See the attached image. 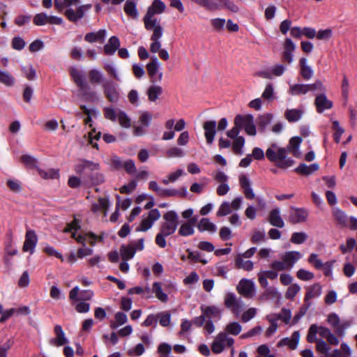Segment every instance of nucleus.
Returning a JSON list of instances; mask_svg holds the SVG:
<instances>
[{"mask_svg": "<svg viewBox=\"0 0 357 357\" xmlns=\"http://www.w3.org/2000/svg\"><path fill=\"white\" fill-rule=\"evenodd\" d=\"M164 222L161 224L160 231L156 234L155 242L160 248L167 246L165 238L174 234L178 225V216L174 211L165 213L163 216Z\"/></svg>", "mask_w": 357, "mask_h": 357, "instance_id": "obj_1", "label": "nucleus"}, {"mask_svg": "<svg viewBox=\"0 0 357 357\" xmlns=\"http://www.w3.org/2000/svg\"><path fill=\"white\" fill-rule=\"evenodd\" d=\"M54 2L55 8L59 11L67 8L64 15L72 22H76L83 18L92 7L91 4L89 3L79 6L75 10L71 8L79 5L80 0H54Z\"/></svg>", "mask_w": 357, "mask_h": 357, "instance_id": "obj_2", "label": "nucleus"}, {"mask_svg": "<svg viewBox=\"0 0 357 357\" xmlns=\"http://www.w3.org/2000/svg\"><path fill=\"white\" fill-rule=\"evenodd\" d=\"M63 231L70 233L72 238L83 246H85L86 243L91 246H94L98 241H100L102 240L101 236H97L92 232H82L79 222L76 219L68 224Z\"/></svg>", "mask_w": 357, "mask_h": 357, "instance_id": "obj_3", "label": "nucleus"}, {"mask_svg": "<svg viewBox=\"0 0 357 357\" xmlns=\"http://www.w3.org/2000/svg\"><path fill=\"white\" fill-rule=\"evenodd\" d=\"M267 159L275 163L280 168H287L294 164V160L287 157V149L280 147L277 143H272L266 151Z\"/></svg>", "mask_w": 357, "mask_h": 357, "instance_id": "obj_4", "label": "nucleus"}, {"mask_svg": "<svg viewBox=\"0 0 357 357\" xmlns=\"http://www.w3.org/2000/svg\"><path fill=\"white\" fill-rule=\"evenodd\" d=\"M234 123L239 128L240 130H243L248 135H257L254 116L252 114H238L234 118Z\"/></svg>", "mask_w": 357, "mask_h": 357, "instance_id": "obj_5", "label": "nucleus"}, {"mask_svg": "<svg viewBox=\"0 0 357 357\" xmlns=\"http://www.w3.org/2000/svg\"><path fill=\"white\" fill-rule=\"evenodd\" d=\"M105 117L112 121H118L119 125L124 128H129L131 126V119L123 111L115 109L111 107H106L103 109Z\"/></svg>", "mask_w": 357, "mask_h": 357, "instance_id": "obj_6", "label": "nucleus"}, {"mask_svg": "<svg viewBox=\"0 0 357 357\" xmlns=\"http://www.w3.org/2000/svg\"><path fill=\"white\" fill-rule=\"evenodd\" d=\"M234 344V340L225 332L219 333L214 338L211 344V350L215 354L222 353L226 348H231Z\"/></svg>", "mask_w": 357, "mask_h": 357, "instance_id": "obj_7", "label": "nucleus"}, {"mask_svg": "<svg viewBox=\"0 0 357 357\" xmlns=\"http://www.w3.org/2000/svg\"><path fill=\"white\" fill-rule=\"evenodd\" d=\"M160 212L158 209L150 210L147 214H144L142 216L139 225L135 228L136 231H147L153 227L155 222L160 219Z\"/></svg>", "mask_w": 357, "mask_h": 357, "instance_id": "obj_8", "label": "nucleus"}, {"mask_svg": "<svg viewBox=\"0 0 357 357\" xmlns=\"http://www.w3.org/2000/svg\"><path fill=\"white\" fill-rule=\"evenodd\" d=\"M100 165L98 162H95L86 159H79L75 166V172L80 175H84L89 177L93 172L99 171Z\"/></svg>", "mask_w": 357, "mask_h": 357, "instance_id": "obj_9", "label": "nucleus"}, {"mask_svg": "<svg viewBox=\"0 0 357 357\" xmlns=\"http://www.w3.org/2000/svg\"><path fill=\"white\" fill-rule=\"evenodd\" d=\"M327 320L329 324L335 329L336 334L339 336H343L344 335V331L351 325V320H340L338 315L335 313L329 314Z\"/></svg>", "mask_w": 357, "mask_h": 357, "instance_id": "obj_10", "label": "nucleus"}, {"mask_svg": "<svg viewBox=\"0 0 357 357\" xmlns=\"http://www.w3.org/2000/svg\"><path fill=\"white\" fill-rule=\"evenodd\" d=\"M213 177L218 183L216 188L217 194L219 196L226 195L230 190L228 184L229 176L222 171L217 170L213 174Z\"/></svg>", "mask_w": 357, "mask_h": 357, "instance_id": "obj_11", "label": "nucleus"}, {"mask_svg": "<svg viewBox=\"0 0 357 357\" xmlns=\"http://www.w3.org/2000/svg\"><path fill=\"white\" fill-rule=\"evenodd\" d=\"M144 27L148 31H153L151 36L155 38H162L163 34V29L161 26L159 20L152 15H145L143 18Z\"/></svg>", "mask_w": 357, "mask_h": 357, "instance_id": "obj_12", "label": "nucleus"}, {"mask_svg": "<svg viewBox=\"0 0 357 357\" xmlns=\"http://www.w3.org/2000/svg\"><path fill=\"white\" fill-rule=\"evenodd\" d=\"M238 292L245 298H252L255 294V283L248 279H241L237 285Z\"/></svg>", "mask_w": 357, "mask_h": 357, "instance_id": "obj_13", "label": "nucleus"}, {"mask_svg": "<svg viewBox=\"0 0 357 357\" xmlns=\"http://www.w3.org/2000/svg\"><path fill=\"white\" fill-rule=\"evenodd\" d=\"M151 59L146 66L148 74L153 81H160L162 77V73L159 70L160 63L155 56H151Z\"/></svg>", "mask_w": 357, "mask_h": 357, "instance_id": "obj_14", "label": "nucleus"}, {"mask_svg": "<svg viewBox=\"0 0 357 357\" xmlns=\"http://www.w3.org/2000/svg\"><path fill=\"white\" fill-rule=\"evenodd\" d=\"M38 243V237L32 229H28L25 234V240L22 246L24 252H29L32 255L35 252Z\"/></svg>", "mask_w": 357, "mask_h": 357, "instance_id": "obj_15", "label": "nucleus"}, {"mask_svg": "<svg viewBox=\"0 0 357 357\" xmlns=\"http://www.w3.org/2000/svg\"><path fill=\"white\" fill-rule=\"evenodd\" d=\"M104 93L109 101L116 102L119 98L117 84L112 81H107L102 84Z\"/></svg>", "mask_w": 357, "mask_h": 357, "instance_id": "obj_16", "label": "nucleus"}, {"mask_svg": "<svg viewBox=\"0 0 357 357\" xmlns=\"http://www.w3.org/2000/svg\"><path fill=\"white\" fill-rule=\"evenodd\" d=\"M79 292V288L78 286L73 287L69 292V298L73 303L78 301H90L93 296V291L91 289H85L81 291L80 297L78 298V294Z\"/></svg>", "mask_w": 357, "mask_h": 357, "instance_id": "obj_17", "label": "nucleus"}, {"mask_svg": "<svg viewBox=\"0 0 357 357\" xmlns=\"http://www.w3.org/2000/svg\"><path fill=\"white\" fill-rule=\"evenodd\" d=\"M308 215L307 210L303 208L293 207L289 216V221L293 224L304 222L307 220Z\"/></svg>", "mask_w": 357, "mask_h": 357, "instance_id": "obj_18", "label": "nucleus"}, {"mask_svg": "<svg viewBox=\"0 0 357 357\" xmlns=\"http://www.w3.org/2000/svg\"><path fill=\"white\" fill-rule=\"evenodd\" d=\"M296 45L293 40L287 38L283 43L282 57L284 61L291 63L294 61V52L296 50Z\"/></svg>", "mask_w": 357, "mask_h": 357, "instance_id": "obj_19", "label": "nucleus"}, {"mask_svg": "<svg viewBox=\"0 0 357 357\" xmlns=\"http://www.w3.org/2000/svg\"><path fill=\"white\" fill-rule=\"evenodd\" d=\"M201 311L207 319L220 320L222 317L223 309L216 305H202Z\"/></svg>", "mask_w": 357, "mask_h": 357, "instance_id": "obj_20", "label": "nucleus"}, {"mask_svg": "<svg viewBox=\"0 0 357 357\" xmlns=\"http://www.w3.org/2000/svg\"><path fill=\"white\" fill-rule=\"evenodd\" d=\"M300 340V333L298 331L293 333L290 337H284L277 343L278 348L287 347L289 349L294 350L297 348Z\"/></svg>", "mask_w": 357, "mask_h": 357, "instance_id": "obj_21", "label": "nucleus"}, {"mask_svg": "<svg viewBox=\"0 0 357 357\" xmlns=\"http://www.w3.org/2000/svg\"><path fill=\"white\" fill-rule=\"evenodd\" d=\"M314 105L318 113H322L326 109H331L333 106V102L327 98L325 93H321L316 96Z\"/></svg>", "mask_w": 357, "mask_h": 357, "instance_id": "obj_22", "label": "nucleus"}, {"mask_svg": "<svg viewBox=\"0 0 357 357\" xmlns=\"http://www.w3.org/2000/svg\"><path fill=\"white\" fill-rule=\"evenodd\" d=\"M239 184L246 199H253L255 197V194L251 186V181L246 175H240Z\"/></svg>", "mask_w": 357, "mask_h": 357, "instance_id": "obj_23", "label": "nucleus"}, {"mask_svg": "<svg viewBox=\"0 0 357 357\" xmlns=\"http://www.w3.org/2000/svg\"><path fill=\"white\" fill-rule=\"evenodd\" d=\"M302 257V253L298 251H288L281 256V259L284 261L289 269L291 270Z\"/></svg>", "mask_w": 357, "mask_h": 357, "instance_id": "obj_24", "label": "nucleus"}, {"mask_svg": "<svg viewBox=\"0 0 357 357\" xmlns=\"http://www.w3.org/2000/svg\"><path fill=\"white\" fill-rule=\"evenodd\" d=\"M258 281L260 285L266 288L268 286V279L275 280L278 278V273L272 268V270L268 271H261L257 273Z\"/></svg>", "mask_w": 357, "mask_h": 357, "instance_id": "obj_25", "label": "nucleus"}, {"mask_svg": "<svg viewBox=\"0 0 357 357\" xmlns=\"http://www.w3.org/2000/svg\"><path fill=\"white\" fill-rule=\"evenodd\" d=\"M5 251H6L5 263L7 265H10V261L8 257L13 256V255H15L17 254V249L13 243V234L11 232L8 234V235H7V240L6 241Z\"/></svg>", "mask_w": 357, "mask_h": 357, "instance_id": "obj_26", "label": "nucleus"}, {"mask_svg": "<svg viewBox=\"0 0 357 357\" xmlns=\"http://www.w3.org/2000/svg\"><path fill=\"white\" fill-rule=\"evenodd\" d=\"M70 74L76 85L79 88V90L86 89L87 84L85 82L84 74L80 70L77 68H71Z\"/></svg>", "mask_w": 357, "mask_h": 357, "instance_id": "obj_27", "label": "nucleus"}, {"mask_svg": "<svg viewBox=\"0 0 357 357\" xmlns=\"http://www.w3.org/2000/svg\"><path fill=\"white\" fill-rule=\"evenodd\" d=\"M268 222L273 226L278 228H282L284 226V222L281 217L279 208L272 209L268 215Z\"/></svg>", "mask_w": 357, "mask_h": 357, "instance_id": "obj_28", "label": "nucleus"}, {"mask_svg": "<svg viewBox=\"0 0 357 357\" xmlns=\"http://www.w3.org/2000/svg\"><path fill=\"white\" fill-rule=\"evenodd\" d=\"M204 135L208 144H211L215 135L216 122L215 121H207L204 123Z\"/></svg>", "mask_w": 357, "mask_h": 357, "instance_id": "obj_29", "label": "nucleus"}, {"mask_svg": "<svg viewBox=\"0 0 357 357\" xmlns=\"http://www.w3.org/2000/svg\"><path fill=\"white\" fill-rule=\"evenodd\" d=\"M196 218H191L188 221L182 223L178 229V233L181 236H192L195 233L194 225Z\"/></svg>", "mask_w": 357, "mask_h": 357, "instance_id": "obj_30", "label": "nucleus"}, {"mask_svg": "<svg viewBox=\"0 0 357 357\" xmlns=\"http://www.w3.org/2000/svg\"><path fill=\"white\" fill-rule=\"evenodd\" d=\"M107 35L105 29H100L96 32H90L85 35L84 40L90 43H103Z\"/></svg>", "mask_w": 357, "mask_h": 357, "instance_id": "obj_31", "label": "nucleus"}, {"mask_svg": "<svg viewBox=\"0 0 357 357\" xmlns=\"http://www.w3.org/2000/svg\"><path fill=\"white\" fill-rule=\"evenodd\" d=\"M198 6L205 8L207 10H217L224 8L220 3L215 1V0H191Z\"/></svg>", "mask_w": 357, "mask_h": 357, "instance_id": "obj_32", "label": "nucleus"}, {"mask_svg": "<svg viewBox=\"0 0 357 357\" xmlns=\"http://www.w3.org/2000/svg\"><path fill=\"white\" fill-rule=\"evenodd\" d=\"M197 227L201 232L207 231L210 234H213L217 231V226L206 218H202Z\"/></svg>", "mask_w": 357, "mask_h": 357, "instance_id": "obj_33", "label": "nucleus"}, {"mask_svg": "<svg viewBox=\"0 0 357 357\" xmlns=\"http://www.w3.org/2000/svg\"><path fill=\"white\" fill-rule=\"evenodd\" d=\"M301 66L300 74L305 80L310 79L314 75V71L311 66L307 64L306 58H301L299 61Z\"/></svg>", "mask_w": 357, "mask_h": 357, "instance_id": "obj_34", "label": "nucleus"}, {"mask_svg": "<svg viewBox=\"0 0 357 357\" xmlns=\"http://www.w3.org/2000/svg\"><path fill=\"white\" fill-rule=\"evenodd\" d=\"M165 8V4L161 0H154L152 4L148 8L146 15L155 17V15L162 13Z\"/></svg>", "mask_w": 357, "mask_h": 357, "instance_id": "obj_35", "label": "nucleus"}, {"mask_svg": "<svg viewBox=\"0 0 357 357\" xmlns=\"http://www.w3.org/2000/svg\"><path fill=\"white\" fill-rule=\"evenodd\" d=\"M119 47V39L116 36H112L103 47L104 52L107 55H113Z\"/></svg>", "mask_w": 357, "mask_h": 357, "instance_id": "obj_36", "label": "nucleus"}, {"mask_svg": "<svg viewBox=\"0 0 357 357\" xmlns=\"http://www.w3.org/2000/svg\"><path fill=\"white\" fill-rule=\"evenodd\" d=\"M332 213L339 225L342 227H348L349 217L344 211L337 207H335L332 210Z\"/></svg>", "mask_w": 357, "mask_h": 357, "instance_id": "obj_37", "label": "nucleus"}, {"mask_svg": "<svg viewBox=\"0 0 357 357\" xmlns=\"http://www.w3.org/2000/svg\"><path fill=\"white\" fill-rule=\"evenodd\" d=\"M308 92V84H294L289 86V93L292 96L305 95Z\"/></svg>", "mask_w": 357, "mask_h": 357, "instance_id": "obj_38", "label": "nucleus"}, {"mask_svg": "<svg viewBox=\"0 0 357 357\" xmlns=\"http://www.w3.org/2000/svg\"><path fill=\"white\" fill-rule=\"evenodd\" d=\"M302 142V139L299 137H294L289 140L288 145V150L292 153L296 157H300L301 152L299 151L300 145Z\"/></svg>", "mask_w": 357, "mask_h": 357, "instance_id": "obj_39", "label": "nucleus"}, {"mask_svg": "<svg viewBox=\"0 0 357 357\" xmlns=\"http://www.w3.org/2000/svg\"><path fill=\"white\" fill-rule=\"evenodd\" d=\"M319 165L317 163H314L310 165H307L304 163H301L299 166L296 169V172L301 174L303 175H310L313 172L317 171L319 169Z\"/></svg>", "mask_w": 357, "mask_h": 357, "instance_id": "obj_40", "label": "nucleus"}, {"mask_svg": "<svg viewBox=\"0 0 357 357\" xmlns=\"http://www.w3.org/2000/svg\"><path fill=\"white\" fill-rule=\"evenodd\" d=\"M135 252L136 250L132 244L122 245L120 248V254L122 259L124 261L132 259L135 256Z\"/></svg>", "mask_w": 357, "mask_h": 357, "instance_id": "obj_41", "label": "nucleus"}, {"mask_svg": "<svg viewBox=\"0 0 357 357\" xmlns=\"http://www.w3.org/2000/svg\"><path fill=\"white\" fill-rule=\"evenodd\" d=\"M124 12L129 17L137 19L139 15L138 10L137 9V5L135 2L128 0L126 1L123 8Z\"/></svg>", "mask_w": 357, "mask_h": 357, "instance_id": "obj_42", "label": "nucleus"}, {"mask_svg": "<svg viewBox=\"0 0 357 357\" xmlns=\"http://www.w3.org/2000/svg\"><path fill=\"white\" fill-rule=\"evenodd\" d=\"M127 321V315L123 312H118L114 315V320L110 321L109 326L112 329H116L119 326L125 324Z\"/></svg>", "mask_w": 357, "mask_h": 357, "instance_id": "obj_43", "label": "nucleus"}, {"mask_svg": "<svg viewBox=\"0 0 357 357\" xmlns=\"http://www.w3.org/2000/svg\"><path fill=\"white\" fill-rule=\"evenodd\" d=\"M245 258L238 255L235 260L236 266L247 271H252L254 268L253 262L250 260H245Z\"/></svg>", "mask_w": 357, "mask_h": 357, "instance_id": "obj_44", "label": "nucleus"}, {"mask_svg": "<svg viewBox=\"0 0 357 357\" xmlns=\"http://www.w3.org/2000/svg\"><path fill=\"white\" fill-rule=\"evenodd\" d=\"M303 114L301 109H291L286 110L284 116L289 122H296L301 119Z\"/></svg>", "mask_w": 357, "mask_h": 357, "instance_id": "obj_45", "label": "nucleus"}, {"mask_svg": "<svg viewBox=\"0 0 357 357\" xmlns=\"http://www.w3.org/2000/svg\"><path fill=\"white\" fill-rule=\"evenodd\" d=\"M321 294V287L319 284H314L307 288L305 300L308 301L312 298H317Z\"/></svg>", "mask_w": 357, "mask_h": 357, "instance_id": "obj_46", "label": "nucleus"}, {"mask_svg": "<svg viewBox=\"0 0 357 357\" xmlns=\"http://www.w3.org/2000/svg\"><path fill=\"white\" fill-rule=\"evenodd\" d=\"M54 332L56 336L53 340V342L56 346L59 347L67 343V339L65 337V334L61 326H56L54 328Z\"/></svg>", "mask_w": 357, "mask_h": 357, "instance_id": "obj_47", "label": "nucleus"}, {"mask_svg": "<svg viewBox=\"0 0 357 357\" xmlns=\"http://www.w3.org/2000/svg\"><path fill=\"white\" fill-rule=\"evenodd\" d=\"M38 174L44 179H56L59 177V169H50L47 170L38 168Z\"/></svg>", "mask_w": 357, "mask_h": 357, "instance_id": "obj_48", "label": "nucleus"}, {"mask_svg": "<svg viewBox=\"0 0 357 357\" xmlns=\"http://www.w3.org/2000/svg\"><path fill=\"white\" fill-rule=\"evenodd\" d=\"M242 331L241 325L236 321L228 323L225 328V331L228 335H238Z\"/></svg>", "mask_w": 357, "mask_h": 357, "instance_id": "obj_49", "label": "nucleus"}, {"mask_svg": "<svg viewBox=\"0 0 357 357\" xmlns=\"http://www.w3.org/2000/svg\"><path fill=\"white\" fill-rule=\"evenodd\" d=\"M184 174L185 172L183 169H178L175 172L169 174L166 178L162 179V182L165 185H167L169 183H174L178 179L179 177Z\"/></svg>", "mask_w": 357, "mask_h": 357, "instance_id": "obj_50", "label": "nucleus"}, {"mask_svg": "<svg viewBox=\"0 0 357 357\" xmlns=\"http://www.w3.org/2000/svg\"><path fill=\"white\" fill-rule=\"evenodd\" d=\"M153 292L156 298L162 302H167L168 300L167 295L162 291V286L160 282H154L153 284Z\"/></svg>", "mask_w": 357, "mask_h": 357, "instance_id": "obj_51", "label": "nucleus"}, {"mask_svg": "<svg viewBox=\"0 0 357 357\" xmlns=\"http://www.w3.org/2000/svg\"><path fill=\"white\" fill-rule=\"evenodd\" d=\"M244 145L245 138L243 136H240L234 139L232 143V149L234 153L237 155H242Z\"/></svg>", "mask_w": 357, "mask_h": 357, "instance_id": "obj_52", "label": "nucleus"}, {"mask_svg": "<svg viewBox=\"0 0 357 357\" xmlns=\"http://www.w3.org/2000/svg\"><path fill=\"white\" fill-rule=\"evenodd\" d=\"M80 96L86 101L94 102L98 100L97 93L95 91H90L88 85H86V89L80 90Z\"/></svg>", "mask_w": 357, "mask_h": 357, "instance_id": "obj_53", "label": "nucleus"}, {"mask_svg": "<svg viewBox=\"0 0 357 357\" xmlns=\"http://www.w3.org/2000/svg\"><path fill=\"white\" fill-rule=\"evenodd\" d=\"M103 75L97 69H92L89 72V79L91 84H100L102 82Z\"/></svg>", "mask_w": 357, "mask_h": 357, "instance_id": "obj_54", "label": "nucleus"}, {"mask_svg": "<svg viewBox=\"0 0 357 357\" xmlns=\"http://www.w3.org/2000/svg\"><path fill=\"white\" fill-rule=\"evenodd\" d=\"M43 252L49 256L55 257L56 258L60 259L61 261H64V258L62 254L56 250L54 247L48 244H45L44 245Z\"/></svg>", "mask_w": 357, "mask_h": 357, "instance_id": "obj_55", "label": "nucleus"}, {"mask_svg": "<svg viewBox=\"0 0 357 357\" xmlns=\"http://www.w3.org/2000/svg\"><path fill=\"white\" fill-rule=\"evenodd\" d=\"M199 280V275L196 272L192 271L183 279V282L185 285L192 287L194 284H197Z\"/></svg>", "mask_w": 357, "mask_h": 357, "instance_id": "obj_56", "label": "nucleus"}, {"mask_svg": "<svg viewBox=\"0 0 357 357\" xmlns=\"http://www.w3.org/2000/svg\"><path fill=\"white\" fill-rule=\"evenodd\" d=\"M160 357H169L172 351V347L166 342L160 343L157 349Z\"/></svg>", "mask_w": 357, "mask_h": 357, "instance_id": "obj_57", "label": "nucleus"}, {"mask_svg": "<svg viewBox=\"0 0 357 357\" xmlns=\"http://www.w3.org/2000/svg\"><path fill=\"white\" fill-rule=\"evenodd\" d=\"M332 128L335 130V133L333 135L334 140L336 143H339L341 136L344 132V130L340 126L339 122L336 120L333 121Z\"/></svg>", "mask_w": 357, "mask_h": 357, "instance_id": "obj_58", "label": "nucleus"}, {"mask_svg": "<svg viewBox=\"0 0 357 357\" xmlns=\"http://www.w3.org/2000/svg\"><path fill=\"white\" fill-rule=\"evenodd\" d=\"M21 162L29 168L37 167V160L31 155H23L20 159Z\"/></svg>", "mask_w": 357, "mask_h": 357, "instance_id": "obj_59", "label": "nucleus"}, {"mask_svg": "<svg viewBox=\"0 0 357 357\" xmlns=\"http://www.w3.org/2000/svg\"><path fill=\"white\" fill-rule=\"evenodd\" d=\"M165 154L166 156L169 158H183L185 155V152L181 149L174 146L167 150Z\"/></svg>", "mask_w": 357, "mask_h": 357, "instance_id": "obj_60", "label": "nucleus"}, {"mask_svg": "<svg viewBox=\"0 0 357 357\" xmlns=\"http://www.w3.org/2000/svg\"><path fill=\"white\" fill-rule=\"evenodd\" d=\"M24 76L29 80H34L36 77V72L31 65L22 66Z\"/></svg>", "mask_w": 357, "mask_h": 357, "instance_id": "obj_61", "label": "nucleus"}, {"mask_svg": "<svg viewBox=\"0 0 357 357\" xmlns=\"http://www.w3.org/2000/svg\"><path fill=\"white\" fill-rule=\"evenodd\" d=\"M15 83V79L11 73L1 71V84L10 87L13 86Z\"/></svg>", "mask_w": 357, "mask_h": 357, "instance_id": "obj_62", "label": "nucleus"}, {"mask_svg": "<svg viewBox=\"0 0 357 357\" xmlns=\"http://www.w3.org/2000/svg\"><path fill=\"white\" fill-rule=\"evenodd\" d=\"M231 211L230 203L229 202H223L219 206L216 215L218 217L226 216L231 213Z\"/></svg>", "mask_w": 357, "mask_h": 357, "instance_id": "obj_63", "label": "nucleus"}, {"mask_svg": "<svg viewBox=\"0 0 357 357\" xmlns=\"http://www.w3.org/2000/svg\"><path fill=\"white\" fill-rule=\"evenodd\" d=\"M33 22L36 26H44L48 24V15L45 13H38L33 17Z\"/></svg>", "mask_w": 357, "mask_h": 357, "instance_id": "obj_64", "label": "nucleus"}]
</instances>
